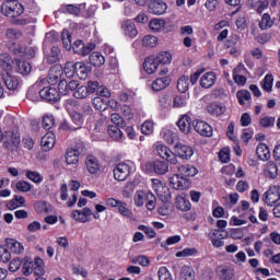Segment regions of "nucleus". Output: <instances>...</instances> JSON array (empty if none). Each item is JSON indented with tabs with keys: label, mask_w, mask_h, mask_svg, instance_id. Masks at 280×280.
Masks as SVG:
<instances>
[{
	"label": "nucleus",
	"mask_w": 280,
	"mask_h": 280,
	"mask_svg": "<svg viewBox=\"0 0 280 280\" xmlns=\"http://www.w3.org/2000/svg\"><path fill=\"white\" fill-rule=\"evenodd\" d=\"M63 72L66 77L73 78V75H75V63H73V61H68L65 65Z\"/></svg>",
	"instance_id": "obj_54"
},
{
	"label": "nucleus",
	"mask_w": 280,
	"mask_h": 280,
	"mask_svg": "<svg viewBox=\"0 0 280 280\" xmlns=\"http://www.w3.org/2000/svg\"><path fill=\"white\" fill-rule=\"evenodd\" d=\"M107 133L114 141H121L124 139V131L117 126H108Z\"/></svg>",
	"instance_id": "obj_30"
},
{
	"label": "nucleus",
	"mask_w": 280,
	"mask_h": 280,
	"mask_svg": "<svg viewBox=\"0 0 280 280\" xmlns=\"http://www.w3.org/2000/svg\"><path fill=\"white\" fill-rule=\"evenodd\" d=\"M207 109L208 113L213 117H221V115H224L226 113V106H224V104L222 103H210Z\"/></svg>",
	"instance_id": "obj_19"
},
{
	"label": "nucleus",
	"mask_w": 280,
	"mask_h": 280,
	"mask_svg": "<svg viewBox=\"0 0 280 280\" xmlns=\"http://www.w3.org/2000/svg\"><path fill=\"white\" fill-rule=\"evenodd\" d=\"M161 137L162 139H164V141H166V143H168V145H174L177 139L176 132L172 131V129L168 128L162 129Z\"/></svg>",
	"instance_id": "obj_32"
},
{
	"label": "nucleus",
	"mask_w": 280,
	"mask_h": 280,
	"mask_svg": "<svg viewBox=\"0 0 280 280\" xmlns=\"http://www.w3.org/2000/svg\"><path fill=\"white\" fill-rule=\"evenodd\" d=\"M26 177L28 178V180H32L33 183H43V175H40V173L38 172L26 171Z\"/></svg>",
	"instance_id": "obj_53"
},
{
	"label": "nucleus",
	"mask_w": 280,
	"mask_h": 280,
	"mask_svg": "<svg viewBox=\"0 0 280 280\" xmlns=\"http://www.w3.org/2000/svg\"><path fill=\"white\" fill-rule=\"evenodd\" d=\"M177 90L179 93H187L189 90V77L183 75L177 80Z\"/></svg>",
	"instance_id": "obj_44"
},
{
	"label": "nucleus",
	"mask_w": 280,
	"mask_h": 280,
	"mask_svg": "<svg viewBox=\"0 0 280 280\" xmlns=\"http://www.w3.org/2000/svg\"><path fill=\"white\" fill-rule=\"evenodd\" d=\"M15 189H18V191H22L23 194H25L27 191H32V184L25 180H20L15 184Z\"/></svg>",
	"instance_id": "obj_55"
},
{
	"label": "nucleus",
	"mask_w": 280,
	"mask_h": 280,
	"mask_svg": "<svg viewBox=\"0 0 280 280\" xmlns=\"http://www.w3.org/2000/svg\"><path fill=\"white\" fill-rule=\"evenodd\" d=\"M89 71H91V69L84 65V62H75V75H78L80 80H86Z\"/></svg>",
	"instance_id": "obj_29"
},
{
	"label": "nucleus",
	"mask_w": 280,
	"mask_h": 280,
	"mask_svg": "<svg viewBox=\"0 0 280 280\" xmlns=\"http://www.w3.org/2000/svg\"><path fill=\"white\" fill-rule=\"evenodd\" d=\"M153 189L155 194H158L159 198H161L162 201L170 200V189L167 187H164L161 180L153 179Z\"/></svg>",
	"instance_id": "obj_15"
},
{
	"label": "nucleus",
	"mask_w": 280,
	"mask_h": 280,
	"mask_svg": "<svg viewBox=\"0 0 280 280\" xmlns=\"http://www.w3.org/2000/svg\"><path fill=\"white\" fill-rule=\"evenodd\" d=\"M177 172H179L182 176H196L198 174V168L189 164H182L177 166Z\"/></svg>",
	"instance_id": "obj_26"
},
{
	"label": "nucleus",
	"mask_w": 280,
	"mask_h": 280,
	"mask_svg": "<svg viewBox=\"0 0 280 280\" xmlns=\"http://www.w3.org/2000/svg\"><path fill=\"white\" fill-rule=\"evenodd\" d=\"M256 154L260 161H268L270 159V149L266 143H259L256 148Z\"/></svg>",
	"instance_id": "obj_25"
},
{
	"label": "nucleus",
	"mask_w": 280,
	"mask_h": 280,
	"mask_svg": "<svg viewBox=\"0 0 280 280\" xmlns=\"http://www.w3.org/2000/svg\"><path fill=\"white\" fill-rule=\"evenodd\" d=\"M236 97L238 100V104L244 106V104L250 100V92H248V90H241L236 93Z\"/></svg>",
	"instance_id": "obj_47"
},
{
	"label": "nucleus",
	"mask_w": 280,
	"mask_h": 280,
	"mask_svg": "<svg viewBox=\"0 0 280 280\" xmlns=\"http://www.w3.org/2000/svg\"><path fill=\"white\" fill-rule=\"evenodd\" d=\"M7 148H14L21 143V136L19 131L8 130L4 132L3 138Z\"/></svg>",
	"instance_id": "obj_10"
},
{
	"label": "nucleus",
	"mask_w": 280,
	"mask_h": 280,
	"mask_svg": "<svg viewBox=\"0 0 280 280\" xmlns=\"http://www.w3.org/2000/svg\"><path fill=\"white\" fill-rule=\"evenodd\" d=\"M153 148L155 154L161 159H164V161H167V163H171V165H176L178 163V159H176V155L167 148V145L156 142Z\"/></svg>",
	"instance_id": "obj_3"
},
{
	"label": "nucleus",
	"mask_w": 280,
	"mask_h": 280,
	"mask_svg": "<svg viewBox=\"0 0 280 280\" xmlns=\"http://www.w3.org/2000/svg\"><path fill=\"white\" fill-rule=\"evenodd\" d=\"M273 82H275V78L272 77V74H266L260 82L262 91L270 93L272 91Z\"/></svg>",
	"instance_id": "obj_41"
},
{
	"label": "nucleus",
	"mask_w": 280,
	"mask_h": 280,
	"mask_svg": "<svg viewBox=\"0 0 280 280\" xmlns=\"http://www.w3.org/2000/svg\"><path fill=\"white\" fill-rule=\"evenodd\" d=\"M60 56V48L58 46H54L50 51V56L47 58L48 62L50 65H54V62H58V58Z\"/></svg>",
	"instance_id": "obj_57"
},
{
	"label": "nucleus",
	"mask_w": 280,
	"mask_h": 280,
	"mask_svg": "<svg viewBox=\"0 0 280 280\" xmlns=\"http://www.w3.org/2000/svg\"><path fill=\"white\" fill-rule=\"evenodd\" d=\"M192 126L196 132H198V135H201V137H212L213 135V128L207 121L196 120L195 122H192Z\"/></svg>",
	"instance_id": "obj_8"
},
{
	"label": "nucleus",
	"mask_w": 280,
	"mask_h": 280,
	"mask_svg": "<svg viewBox=\"0 0 280 280\" xmlns=\"http://www.w3.org/2000/svg\"><path fill=\"white\" fill-rule=\"evenodd\" d=\"M149 27L152 32H161V30L165 28V20L153 19L150 21Z\"/></svg>",
	"instance_id": "obj_45"
},
{
	"label": "nucleus",
	"mask_w": 280,
	"mask_h": 280,
	"mask_svg": "<svg viewBox=\"0 0 280 280\" xmlns=\"http://www.w3.org/2000/svg\"><path fill=\"white\" fill-rule=\"evenodd\" d=\"M259 125L262 128H271V126H275V117H270V116L260 117Z\"/></svg>",
	"instance_id": "obj_58"
},
{
	"label": "nucleus",
	"mask_w": 280,
	"mask_h": 280,
	"mask_svg": "<svg viewBox=\"0 0 280 280\" xmlns=\"http://www.w3.org/2000/svg\"><path fill=\"white\" fill-rule=\"evenodd\" d=\"M158 65H170L172 62V54L168 51H162L156 57Z\"/></svg>",
	"instance_id": "obj_46"
},
{
	"label": "nucleus",
	"mask_w": 280,
	"mask_h": 280,
	"mask_svg": "<svg viewBox=\"0 0 280 280\" xmlns=\"http://www.w3.org/2000/svg\"><path fill=\"white\" fill-rule=\"evenodd\" d=\"M88 95H90V93L86 85H81L73 92V97H75L77 100H85Z\"/></svg>",
	"instance_id": "obj_48"
},
{
	"label": "nucleus",
	"mask_w": 280,
	"mask_h": 280,
	"mask_svg": "<svg viewBox=\"0 0 280 280\" xmlns=\"http://www.w3.org/2000/svg\"><path fill=\"white\" fill-rule=\"evenodd\" d=\"M42 126L45 130H51V128L56 126V118H54V115L51 114L44 115L42 120Z\"/></svg>",
	"instance_id": "obj_42"
},
{
	"label": "nucleus",
	"mask_w": 280,
	"mask_h": 280,
	"mask_svg": "<svg viewBox=\"0 0 280 280\" xmlns=\"http://www.w3.org/2000/svg\"><path fill=\"white\" fill-rule=\"evenodd\" d=\"M170 184L174 189L183 191V189H187V178L175 174L170 177Z\"/></svg>",
	"instance_id": "obj_18"
},
{
	"label": "nucleus",
	"mask_w": 280,
	"mask_h": 280,
	"mask_svg": "<svg viewBox=\"0 0 280 280\" xmlns=\"http://www.w3.org/2000/svg\"><path fill=\"white\" fill-rule=\"evenodd\" d=\"M110 121L118 128H124L126 126L124 118L119 114H112Z\"/></svg>",
	"instance_id": "obj_62"
},
{
	"label": "nucleus",
	"mask_w": 280,
	"mask_h": 280,
	"mask_svg": "<svg viewBox=\"0 0 280 280\" xmlns=\"http://www.w3.org/2000/svg\"><path fill=\"white\" fill-rule=\"evenodd\" d=\"M5 246L11 253H14V255H22V253L25 252V247L14 238H7Z\"/></svg>",
	"instance_id": "obj_20"
},
{
	"label": "nucleus",
	"mask_w": 280,
	"mask_h": 280,
	"mask_svg": "<svg viewBox=\"0 0 280 280\" xmlns=\"http://www.w3.org/2000/svg\"><path fill=\"white\" fill-rule=\"evenodd\" d=\"M175 152L179 159H184L185 161H189L194 156V149L183 143L175 145Z\"/></svg>",
	"instance_id": "obj_13"
},
{
	"label": "nucleus",
	"mask_w": 280,
	"mask_h": 280,
	"mask_svg": "<svg viewBox=\"0 0 280 280\" xmlns=\"http://www.w3.org/2000/svg\"><path fill=\"white\" fill-rule=\"evenodd\" d=\"M85 167L86 171L89 172V174H97V172H100V160H97V158L93 156V155H89L85 159Z\"/></svg>",
	"instance_id": "obj_21"
},
{
	"label": "nucleus",
	"mask_w": 280,
	"mask_h": 280,
	"mask_svg": "<svg viewBox=\"0 0 280 280\" xmlns=\"http://www.w3.org/2000/svg\"><path fill=\"white\" fill-rule=\"evenodd\" d=\"M273 25L270 14L265 13L259 22L260 30H269Z\"/></svg>",
	"instance_id": "obj_50"
},
{
	"label": "nucleus",
	"mask_w": 280,
	"mask_h": 280,
	"mask_svg": "<svg viewBox=\"0 0 280 280\" xmlns=\"http://www.w3.org/2000/svg\"><path fill=\"white\" fill-rule=\"evenodd\" d=\"M89 59L93 67H102L106 62V58L100 51L92 52Z\"/></svg>",
	"instance_id": "obj_27"
},
{
	"label": "nucleus",
	"mask_w": 280,
	"mask_h": 280,
	"mask_svg": "<svg viewBox=\"0 0 280 280\" xmlns=\"http://www.w3.org/2000/svg\"><path fill=\"white\" fill-rule=\"evenodd\" d=\"M142 135H152L154 132V122L147 120L141 126Z\"/></svg>",
	"instance_id": "obj_59"
},
{
	"label": "nucleus",
	"mask_w": 280,
	"mask_h": 280,
	"mask_svg": "<svg viewBox=\"0 0 280 280\" xmlns=\"http://www.w3.org/2000/svg\"><path fill=\"white\" fill-rule=\"evenodd\" d=\"M118 213L122 215V218H132V210L128 208V203L126 201L120 200V203H118Z\"/></svg>",
	"instance_id": "obj_43"
},
{
	"label": "nucleus",
	"mask_w": 280,
	"mask_h": 280,
	"mask_svg": "<svg viewBox=\"0 0 280 280\" xmlns=\"http://www.w3.org/2000/svg\"><path fill=\"white\" fill-rule=\"evenodd\" d=\"M22 266H23V260H21V258L19 257H15L9 264V271L16 272L21 269Z\"/></svg>",
	"instance_id": "obj_52"
},
{
	"label": "nucleus",
	"mask_w": 280,
	"mask_h": 280,
	"mask_svg": "<svg viewBox=\"0 0 280 280\" xmlns=\"http://www.w3.org/2000/svg\"><path fill=\"white\" fill-rule=\"evenodd\" d=\"M10 259H12V254H10L8 247L0 246V260H2L3 264H7V261H10Z\"/></svg>",
	"instance_id": "obj_61"
},
{
	"label": "nucleus",
	"mask_w": 280,
	"mask_h": 280,
	"mask_svg": "<svg viewBox=\"0 0 280 280\" xmlns=\"http://www.w3.org/2000/svg\"><path fill=\"white\" fill-rule=\"evenodd\" d=\"M14 65V60H12V57L8 52L0 54V69L7 73V75H10L12 73V69Z\"/></svg>",
	"instance_id": "obj_12"
},
{
	"label": "nucleus",
	"mask_w": 280,
	"mask_h": 280,
	"mask_svg": "<svg viewBox=\"0 0 280 280\" xmlns=\"http://www.w3.org/2000/svg\"><path fill=\"white\" fill-rule=\"evenodd\" d=\"M86 9V4H65L59 11L63 14H72L73 16H80V12Z\"/></svg>",
	"instance_id": "obj_16"
},
{
	"label": "nucleus",
	"mask_w": 280,
	"mask_h": 280,
	"mask_svg": "<svg viewBox=\"0 0 280 280\" xmlns=\"http://www.w3.org/2000/svg\"><path fill=\"white\" fill-rule=\"evenodd\" d=\"M175 207L179 211H189L191 209V202H189V200L185 199L183 196H177Z\"/></svg>",
	"instance_id": "obj_35"
},
{
	"label": "nucleus",
	"mask_w": 280,
	"mask_h": 280,
	"mask_svg": "<svg viewBox=\"0 0 280 280\" xmlns=\"http://www.w3.org/2000/svg\"><path fill=\"white\" fill-rule=\"evenodd\" d=\"M170 78L167 77H162V78H159L156 79L151 88H152V91H163V89H166V86H170Z\"/></svg>",
	"instance_id": "obj_31"
},
{
	"label": "nucleus",
	"mask_w": 280,
	"mask_h": 280,
	"mask_svg": "<svg viewBox=\"0 0 280 280\" xmlns=\"http://www.w3.org/2000/svg\"><path fill=\"white\" fill-rule=\"evenodd\" d=\"M61 40L63 43L65 49L69 51L72 47L71 45V33H69L67 30H63L61 33Z\"/></svg>",
	"instance_id": "obj_51"
},
{
	"label": "nucleus",
	"mask_w": 280,
	"mask_h": 280,
	"mask_svg": "<svg viewBox=\"0 0 280 280\" xmlns=\"http://www.w3.org/2000/svg\"><path fill=\"white\" fill-rule=\"evenodd\" d=\"M177 126L184 135H189L191 132V117L188 115L182 116L177 121Z\"/></svg>",
	"instance_id": "obj_22"
},
{
	"label": "nucleus",
	"mask_w": 280,
	"mask_h": 280,
	"mask_svg": "<svg viewBox=\"0 0 280 280\" xmlns=\"http://www.w3.org/2000/svg\"><path fill=\"white\" fill-rule=\"evenodd\" d=\"M149 12L161 16V14H165V12H167V4L163 1L153 0L149 3Z\"/></svg>",
	"instance_id": "obj_14"
},
{
	"label": "nucleus",
	"mask_w": 280,
	"mask_h": 280,
	"mask_svg": "<svg viewBox=\"0 0 280 280\" xmlns=\"http://www.w3.org/2000/svg\"><path fill=\"white\" fill-rule=\"evenodd\" d=\"M3 80L7 89L13 91V93L19 92L23 86V81L19 77L7 74Z\"/></svg>",
	"instance_id": "obj_7"
},
{
	"label": "nucleus",
	"mask_w": 280,
	"mask_h": 280,
	"mask_svg": "<svg viewBox=\"0 0 280 280\" xmlns=\"http://www.w3.org/2000/svg\"><path fill=\"white\" fill-rule=\"evenodd\" d=\"M198 254V249L196 248H185L180 252H177L175 254L176 257H194V255H197Z\"/></svg>",
	"instance_id": "obj_56"
},
{
	"label": "nucleus",
	"mask_w": 280,
	"mask_h": 280,
	"mask_svg": "<svg viewBox=\"0 0 280 280\" xmlns=\"http://www.w3.org/2000/svg\"><path fill=\"white\" fill-rule=\"evenodd\" d=\"M130 172H132V167L127 163H119L114 168V178L118 182H124L126 178L130 176Z\"/></svg>",
	"instance_id": "obj_5"
},
{
	"label": "nucleus",
	"mask_w": 280,
	"mask_h": 280,
	"mask_svg": "<svg viewBox=\"0 0 280 280\" xmlns=\"http://www.w3.org/2000/svg\"><path fill=\"white\" fill-rule=\"evenodd\" d=\"M215 72H206L200 79V86L202 89H211L215 84Z\"/></svg>",
	"instance_id": "obj_24"
},
{
	"label": "nucleus",
	"mask_w": 280,
	"mask_h": 280,
	"mask_svg": "<svg viewBox=\"0 0 280 280\" xmlns=\"http://www.w3.org/2000/svg\"><path fill=\"white\" fill-rule=\"evenodd\" d=\"M72 49L74 54H78L79 56H84V42L78 39L74 42Z\"/></svg>",
	"instance_id": "obj_64"
},
{
	"label": "nucleus",
	"mask_w": 280,
	"mask_h": 280,
	"mask_svg": "<svg viewBox=\"0 0 280 280\" xmlns=\"http://www.w3.org/2000/svg\"><path fill=\"white\" fill-rule=\"evenodd\" d=\"M188 100H189V96H187V94L177 95L173 100V107L174 108H185V106H187Z\"/></svg>",
	"instance_id": "obj_40"
},
{
	"label": "nucleus",
	"mask_w": 280,
	"mask_h": 280,
	"mask_svg": "<svg viewBox=\"0 0 280 280\" xmlns=\"http://www.w3.org/2000/svg\"><path fill=\"white\" fill-rule=\"evenodd\" d=\"M280 200V187L279 186H271L265 194H264V202L269 207H272L275 202H279Z\"/></svg>",
	"instance_id": "obj_6"
},
{
	"label": "nucleus",
	"mask_w": 280,
	"mask_h": 280,
	"mask_svg": "<svg viewBox=\"0 0 280 280\" xmlns=\"http://www.w3.org/2000/svg\"><path fill=\"white\" fill-rule=\"evenodd\" d=\"M44 152H49L56 145V135L51 131L47 132L40 141Z\"/></svg>",
	"instance_id": "obj_17"
},
{
	"label": "nucleus",
	"mask_w": 280,
	"mask_h": 280,
	"mask_svg": "<svg viewBox=\"0 0 280 280\" xmlns=\"http://www.w3.org/2000/svg\"><path fill=\"white\" fill-rule=\"evenodd\" d=\"M82 150H84V142L78 140L74 145L68 148L66 153V163H68V165L78 164Z\"/></svg>",
	"instance_id": "obj_4"
},
{
	"label": "nucleus",
	"mask_w": 280,
	"mask_h": 280,
	"mask_svg": "<svg viewBox=\"0 0 280 280\" xmlns=\"http://www.w3.org/2000/svg\"><path fill=\"white\" fill-rule=\"evenodd\" d=\"M72 218L77 220V222H81L82 224H86V222H89V219L84 217V213L82 212V210H73Z\"/></svg>",
	"instance_id": "obj_63"
},
{
	"label": "nucleus",
	"mask_w": 280,
	"mask_h": 280,
	"mask_svg": "<svg viewBox=\"0 0 280 280\" xmlns=\"http://www.w3.org/2000/svg\"><path fill=\"white\" fill-rule=\"evenodd\" d=\"M1 12L9 19H16L25 12V9L19 1H7L1 5Z\"/></svg>",
	"instance_id": "obj_2"
},
{
	"label": "nucleus",
	"mask_w": 280,
	"mask_h": 280,
	"mask_svg": "<svg viewBox=\"0 0 280 280\" xmlns=\"http://www.w3.org/2000/svg\"><path fill=\"white\" fill-rule=\"evenodd\" d=\"M278 174L279 170L277 168V164H275V162H268L265 167V176H267V178H275Z\"/></svg>",
	"instance_id": "obj_39"
},
{
	"label": "nucleus",
	"mask_w": 280,
	"mask_h": 280,
	"mask_svg": "<svg viewBox=\"0 0 280 280\" xmlns=\"http://www.w3.org/2000/svg\"><path fill=\"white\" fill-rule=\"evenodd\" d=\"M16 67L18 73H20L21 75H30V73H32V65H30V62L27 61L18 59Z\"/></svg>",
	"instance_id": "obj_34"
},
{
	"label": "nucleus",
	"mask_w": 280,
	"mask_h": 280,
	"mask_svg": "<svg viewBox=\"0 0 280 280\" xmlns=\"http://www.w3.org/2000/svg\"><path fill=\"white\" fill-rule=\"evenodd\" d=\"M48 78L50 80L51 84H56L60 78H62V67L60 66H54L50 68L48 72Z\"/></svg>",
	"instance_id": "obj_28"
},
{
	"label": "nucleus",
	"mask_w": 280,
	"mask_h": 280,
	"mask_svg": "<svg viewBox=\"0 0 280 280\" xmlns=\"http://www.w3.org/2000/svg\"><path fill=\"white\" fill-rule=\"evenodd\" d=\"M34 275L36 277H43L45 275V261L40 257H35L34 261L26 259L22 265V275L24 277H30V275Z\"/></svg>",
	"instance_id": "obj_1"
},
{
	"label": "nucleus",
	"mask_w": 280,
	"mask_h": 280,
	"mask_svg": "<svg viewBox=\"0 0 280 280\" xmlns=\"http://www.w3.org/2000/svg\"><path fill=\"white\" fill-rule=\"evenodd\" d=\"M39 96L42 100H46V102H58L60 100V93L56 88H44L39 91Z\"/></svg>",
	"instance_id": "obj_9"
},
{
	"label": "nucleus",
	"mask_w": 280,
	"mask_h": 280,
	"mask_svg": "<svg viewBox=\"0 0 280 280\" xmlns=\"http://www.w3.org/2000/svg\"><path fill=\"white\" fill-rule=\"evenodd\" d=\"M158 43H159V38H156V36H153V35H145L142 38L143 47H156Z\"/></svg>",
	"instance_id": "obj_49"
},
{
	"label": "nucleus",
	"mask_w": 280,
	"mask_h": 280,
	"mask_svg": "<svg viewBox=\"0 0 280 280\" xmlns=\"http://www.w3.org/2000/svg\"><path fill=\"white\" fill-rule=\"evenodd\" d=\"M35 211L36 213H51L54 208L47 201H37L35 203Z\"/></svg>",
	"instance_id": "obj_37"
},
{
	"label": "nucleus",
	"mask_w": 280,
	"mask_h": 280,
	"mask_svg": "<svg viewBox=\"0 0 280 280\" xmlns=\"http://www.w3.org/2000/svg\"><path fill=\"white\" fill-rule=\"evenodd\" d=\"M153 170L155 174H160V175L167 174L170 170V165L163 161H155L153 162Z\"/></svg>",
	"instance_id": "obj_38"
},
{
	"label": "nucleus",
	"mask_w": 280,
	"mask_h": 280,
	"mask_svg": "<svg viewBox=\"0 0 280 280\" xmlns=\"http://www.w3.org/2000/svg\"><path fill=\"white\" fill-rule=\"evenodd\" d=\"M159 62L156 61L155 57H148L143 62V69L149 74L155 73L156 69H159Z\"/></svg>",
	"instance_id": "obj_23"
},
{
	"label": "nucleus",
	"mask_w": 280,
	"mask_h": 280,
	"mask_svg": "<svg viewBox=\"0 0 280 280\" xmlns=\"http://www.w3.org/2000/svg\"><path fill=\"white\" fill-rule=\"evenodd\" d=\"M159 280H174L172 273L167 270V267H160L158 271Z\"/></svg>",
	"instance_id": "obj_60"
},
{
	"label": "nucleus",
	"mask_w": 280,
	"mask_h": 280,
	"mask_svg": "<svg viewBox=\"0 0 280 280\" xmlns=\"http://www.w3.org/2000/svg\"><path fill=\"white\" fill-rule=\"evenodd\" d=\"M121 30L124 32V35L131 40L132 38H137V36L139 35V30H137V25H135V22L130 20L122 22Z\"/></svg>",
	"instance_id": "obj_11"
},
{
	"label": "nucleus",
	"mask_w": 280,
	"mask_h": 280,
	"mask_svg": "<svg viewBox=\"0 0 280 280\" xmlns=\"http://www.w3.org/2000/svg\"><path fill=\"white\" fill-rule=\"evenodd\" d=\"M129 261L135 265L139 264L142 268H148L151 264L150 258L145 255L132 256L129 258Z\"/></svg>",
	"instance_id": "obj_33"
},
{
	"label": "nucleus",
	"mask_w": 280,
	"mask_h": 280,
	"mask_svg": "<svg viewBox=\"0 0 280 280\" xmlns=\"http://www.w3.org/2000/svg\"><path fill=\"white\" fill-rule=\"evenodd\" d=\"M196 276L194 269L187 265L182 267L179 280H195Z\"/></svg>",
	"instance_id": "obj_36"
}]
</instances>
